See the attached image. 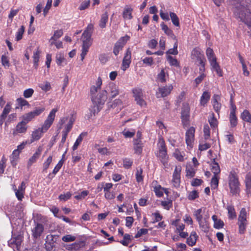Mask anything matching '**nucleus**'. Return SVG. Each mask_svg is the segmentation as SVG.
<instances>
[{
    "instance_id": "obj_32",
    "label": "nucleus",
    "mask_w": 251,
    "mask_h": 251,
    "mask_svg": "<svg viewBox=\"0 0 251 251\" xmlns=\"http://www.w3.org/2000/svg\"><path fill=\"white\" fill-rule=\"evenodd\" d=\"M87 135V132H82L77 138L73 146V150L74 151H75L76 150L78 147V146L80 144L81 142L83 140V138L84 136H86Z\"/></svg>"
},
{
    "instance_id": "obj_40",
    "label": "nucleus",
    "mask_w": 251,
    "mask_h": 251,
    "mask_svg": "<svg viewBox=\"0 0 251 251\" xmlns=\"http://www.w3.org/2000/svg\"><path fill=\"white\" fill-rule=\"evenodd\" d=\"M229 119L230 127L232 128L236 127L238 124V119L236 114H229Z\"/></svg>"
},
{
    "instance_id": "obj_6",
    "label": "nucleus",
    "mask_w": 251,
    "mask_h": 251,
    "mask_svg": "<svg viewBox=\"0 0 251 251\" xmlns=\"http://www.w3.org/2000/svg\"><path fill=\"white\" fill-rule=\"evenodd\" d=\"M180 118L184 127L187 126L190 124V107L188 103H183L181 107Z\"/></svg>"
},
{
    "instance_id": "obj_15",
    "label": "nucleus",
    "mask_w": 251,
    "mask_h": 251,
    "mask_svg": "<svg viewBox=\"0 0 251 251\" xmlns=\"http://www.w3.org/2000/svg\"><path fill=\"white\" fill-rule=\"evenodd\" d=\"M55 235L52 234L48 235L46 238L45 248L47 251H50L54 247L56 242Z\"/></svg>"
},
{
    "instance_id": "obj_36",
    "label": "nucleus",
    "mask_w": 251,
    "mask_h": 251,
    "mask_svg": "<svg viewBox=\"0 0 251 251\" xmlns=\"http://www.w3.org/2000/svg\"><path fill=\"white\" fill-rule=\"evenodd\" d=\"M241 118L243 121L251 124V114L249 110H244L241 114Z\"/></svg>"
},
{
    "instance_id": "obj_29",
    "label": "nucleus",
    "mask_w": 251,
    "mask_h": 251,
    "mask_svg": "<svg viewBox=\"0 0 251 251\" xmlns=\"http://www.w3.org/2000/svg\"><path fill=\"white\" fill-rule=\"evenodd\" d=\"M211 170L214 174V175L218 176L221 172V169L219 164L216 162L215 159L214 158L211 164Z\"/></svg>"
},
{
    "instance_id": "obj_63",
    "label": "nucleus",
    "mask_w": 251,
    "mask_h": 251,
    "mask_svg": "<svg viewBox=\"0 0 251 251\" xmlns=\"http://www.w3.org/2000/svg\"><path fill=\"white\" fill-rule=\"evenodd\" d=\"M133 161L129 158H125L123 160V166L126 169L130 168L132 165Z\"/></svg>"
},
{
    "instance_id": "obj_54",
    "label": "nucleus",
    "mask_w": 251,
    "mask_h": 251,
    "mask_svg": "<svg viewBox=\"0 0 251 251\" xmlns=\"http://www.w3.org/2000/svg\"><path fill=\"white\" fill-rule=\"evenodd\" d=\"M63 34L62 29L55 30L54 32L53 35L51 37L50 41H56L58 38L62 36Z\"/></svg>"
},
{
    "instance_id": "obj_19",
    "label": "nucleus",
    "mask_w": 251,
    "mask_h": 251,
    "mask_svg": "<svg viewBox=\"0 0 251 251\" xmlns=\"http://www.w3.org/2000/svg\"><path fill=\"white\" fill-rule=\"evenodd\" d=\"M153 187V191L154 192L155 196L157 198H161L163 196V187L160 184H158L156 180H154L152 182Z\"/></svg>"
},
{
    "instance_id": "obj_56",
    "label": "nucleus",
    "mask_w": 251,
    "mask_h": 251,
    "mask_svg": "<svg viewBox=\"0 0 251 251\" xmlns=\"http://www.w3.org/2000/svg\"><path fill=\"white\" fill-rule=\"evenodd\" d=\"M7 159L4 155H3L0 161V174H3L4 171V169L6 167V163Z\"/></svg>"
},
{
    "instance_id": "obj_13",
    "label": "nucleus",
    "mask_w": 251,
    "mask_h": 251,
    "mask_svg": "<svg viewBox=\"0 0 251 251\" xmlns=\"http://www.w3.org/2000/svg\"><path fill=\"white\" fill-rule=\"evenodd\" d=\"M23 237L21 235H17L15 237H13L8 241V246L12 248H15L17 250H19L23 241Z\"/></svg>"
},
{
    "instance_id": "obj_23",
    "label": "nucleus",
    "mask_w": 251,
    "mask_h": 251,
    "mask_svg": "<svg viewBox=\"0 0 251 251\" xmlns=\"http://www.w3.org/2000/svg\"><path fill=\"white\" fill-rule=\"evenodd\" d=\"M211 97L209 92L204 91L203 92L200 98V104L203 106H205L209 101Z\"/></svg>"
},
{
    "instance_id": "obj_24",
    "label": "nucleus",
    "mask_w": 251,
    "mask_h": 251,
    "mask_svg": "<svg viewBox=\"0 0 251 251\" xmlns=\"http://www.w3.org/2000/svg\"><path fill=\"white\" fill-rule=\"evenodd\" d=\"M64 160L61 159L59 161L57 165L55 166L54 169L52 171V173H50L48 175V177L50 179H52L54 176L59 172L60 169L61 168L63 164H64Z\"/></svg>"
},
{
    "instance_id": "obj_18",
    "label": "nucleus",
    "mask_w": 251,
    "mask_h": 251,
    "mask_svg": "<svg viewBox=\"0 0 251 251\" xmlns=\"http://www.w3.org/2000/svg\"><path fill=\"white\" fill-rule=\"evenodd\" d=\"M244 182L247 195H251V172H248L245 175Z\"/></svg>"
},
{
    "instance_id": "obj_31",
    "label": "nucleus",
    "mask_w": 251,
    "mask_h": 251,
    "mask_svg": "<svg viewBox=\"0 0 251 251\" xmlns=\"http://www.w3.org/2000/svg\"><path fill=\"white\" fill-rule=\"evenodd\" d=\"M156 155L163 164H165L167 162L168 159L167 151H159L158 152Z\"/></svg>"
},
{
    "instance_id": "obj_50",
    "label": "nucleus",
    "mask_w": 251,
    "mask_h": 251,
    "mask_svg": "<svg viewBox=\"0 0 251 251\" xmlns=\"http://www.w3.org/2000/svg\"><path fill=\"white\" fill-rule=\"evenodd\" d=\"M52 161V156L51 155L49 156L47 160L43 164V172H47L48 169L49 168L50 164Z\"/></svg>"
},
{
    "instance_id": "obj_5",
    "label": "nucleus",
    "mask_w": 251,
    "mask_h": 251,
    "mask_svg": "<svg viewBox=\"0 0 251 251\" xmlns=\"http://www.w3.org/2000/svg\"><path fill=\"white\" fill-rule=\"evenodd\" d=\"M248 213L246 209L243 207L241 209L238 215L237 224L238 226V233L240 234L245 233L248 224Z\"/></svg>"
},
{
    "instance_id": "obj_33",
    "label": "nucleus",
    "mask_w": 251,
    "mask_h": 251,
    "mask_svg": "<svg viewBox=\"0 0 251 251\" xmlns=\"http://www.w3.org/2000/svg\"><path fill=\"white\" fill-rule=\"evenodd\" d=\"M143 170L141 167L136 168L135 173V178L136 181L138 183L142 182L144 180V176L143 175Z\"/></svg>"
},
{
    "instance_id": "obj_28",
    "label": "nucleus",
    "mask_w": 251,
    "mask_h": 251,
    "mask_svg": "<svg viewBox=\"0 0 251 251\" xmlns=\"http://www.w3.org/2000/svg\"><path fill=\"white\" fill-rule=\"evenodd\" d=\"M212 219L214 222V227L215 228L220 229L224 227V222L221 219H218L217 215H213L212 216Z\"/></svg>"
},
{
    "instance_id": "obj_26",
    "label": "nucleus",
    "mask_w": 251,
    "mask_h": 251,
    "mask_svg": "<svg viewBox=\"0 0 251 251\" xmlns=\"http://www.w3.org/2000/svg\"><path fill=\"white\" fill-rule=\"evenodd\" d=\"M20 152L18 150H14L10 156V162L12 166L15 167L17 165V161L19 159Z\"/></svg>"
},
{
    "instance_id": "obj_14",
    "label": "nucleus",
    "mask_w": 251,
    "mask_h": 251,
    "mask_svg": "<svg viewBox=\"0 0 251 251\" xmlns=\"http://www.w3.org/2000/svg\"><path fill=\"white\" fill-rule=\"evenodd\" d=\"M43 151V147L39 146L37 148L36 151L32 156L30 157L27 161V167L29 168L33 163H35L41 155Z\"/></svg>"
},
{
    "instance_id": "obj_51",
    "label": "nucleus",
    "mask_w": 251,
    "mask_h": 251,
    "mask_svg": "<svg viewBox=\"0 0 251 251\" xmlns=\"http://www.w3.org/2000/svg\"><path fill=\"white\" fill-rule=\"evenodd\" d=\"M179 219H176L175 221H173L172 223V225L176 227L177 231L179 232L180 231H183L185 228V225L182 223H178L179 222Z\"/></svg>"
},
{
    "instance_id": "obj_49",
    "label": "nucleus",
    "mask_w": 251,
    "mask_h": 251,
    "mask_svg": "<svg viewBox=\"0 0 251 251\" xmlns=\"http://www.w3.org/2000/svg\"><path fill=\"white\" fill-rule=\"evenodd\" d=\"M25 27L24 25H22L20 28L18 30L16 34L15 40L19 41L23 38V35L25 32Z\"/></svg>"
},
{
    "instance_id": "obj_1",
    "label": "nucleus",
    "mask_w": 251,
    "mask_h": 251,
    "mask_svg": "<svg viewBox=\"0 0 251 251\" xmlns=\"http://www.w3.org/2000/svg\"><path fill=\"white\" fill-rule=\"evenodd\" d=\"M102 83L101 77H99L96 84L90 87V95L93 105L89 109L88 118L94 117L96 113L99 112L108 99L106 91L101 90Z\"/></svg>"
},
{
    "instance_id": "obj_25",
    "label": "nucleus",
    "mask_w": 251,
    "mask_h": 251,
    "mask_svg": "<svg viewBox=\"0 0 251 251\" xmlns=\"http://www.w3.org/2000/svg\"><path fill=\"white\" fill-rule=\"evenodd\" d=\"M199 226L201 230L204 232L207 233L209 230V224L205 218L198 222Z\"/></svg>"
},
{
    "instance_id": "obj_39",
    "label": "nucleus",
    "mask_w": 251,
    "mask_h": 251,
    "mask_svg": "<svg viewBox=\"0 0 251 251\" xmlns=\"http://www.w3.org/2000/svg\"><path fill=\"white\" fill-rule=\"evenodd\" d=\"M170 16L173 25L176 27H180L179 20L177 15L174 12H170Z\"/></svg>"
},
{
    "instance_id": "obj_61",
    "label": "nucleus",
    "mask_w": 251,
    "mask_h": 251,
    "mask_svg": "<svg viewBox=\"0 0 251 251\" xmlns=\"http://www.w3.org/2000/svg\"><path fill=\"white\" fill-rule=\"evenodd\" d=\"M72 196L70 192H67L66 193L61 194L59 196V199L61 201H66L69 200Z\"/></svg>"
},
{
    "instance_id": "obj_30",
    "label": "nucleus",
    "mask_w": 251,
    "mask_h": 251,
    "mask_svg": "<svg viewBox=\"0 0 251 251\" xmlns=\"http://www.w3.org/2000/svg\"><path fill=\"white\" fill-rule=\"evenodd\" d=\"M108 20V15L107 11L102 14L99 21V26L101 28H104L106 27V23Z\"/></svg>"
},
{
    "instance_id": "obj_34",
    "label": "nucleus",
    "mask_w": 251,
    "mask_h": 251,
    "mask_svg": "<svg viewBox=\"0 0 251 251\" xmlns=\"http://www.w3.org/2000/svg\"><path fill=\"white\" fill-rule=\"evenodd\" d=\"M16 102L17 106L16 107V109H18L19 108L22 109L24 106H27L29 107L30 106L29 102L23 98H18L16 100Z\"/></svg>"
},
{
    "instance_id": "obj_48",
    "label": "nucleus",
    "mask_w": 251,
    "mask_h": 251,
    "mask_svg": "<svg viewBox=\"0 0 251 251\" xmlns=\"http://www.w3.org/2000/svg\"><path fill=\"white\" fill-rule=\"evenodd\" d=\"M89 194L87 190H84L80 193H78L77 195H75L74 198L78 201L84 199Z\"/></svg>"
},
{
    "instance_id": "obj_57",
    "label": "nucleus",
    "mask_w": 251,
    "mask_h": 251,
    "mask_svg": "<svg viewBox=\"0 0 251 251\" xmlns=\"http://www.w3.org/2000/svg\"><path fill=\"white\" fill-rule=\"evenodd\" d=\"M12 103L11 102H8L2 111L1 114L7 117V114L10 112L11 110Z\"/></svg>"
},
{
    "instance_id": "obj_59",
    "label": "nucleus",
    "mask_w": 251,
    "mask_h": 251,
    "mask_svg": "<svg viewBox=\"0 0 251 251\" xmlns=\"http://www.w3.org/2000/svg\"><path fill=\"white\" fill-rule=\"evenodd\" d=\"M199 197V193L197 190H193L190 192L187 198L188 200L193 201Z\"/></svg>"
},
{
    "instance_id": "obj_47",
    "label": "nucleus",
    "mask_w": 251,
    "mask_h": 251,
    "mask_svg": "<svg viewBox=\"0 0 251 251\" xmlns=\"http://www.w3.org/2000/svg\"><path fill=\"white\" fill-rule=\"evenodd\" d=\"M167 61L169 62L170 66H173L178 67H179V62L176 58H174L171 55H168L167 57Z\"/></svg>"
},
{
    "instance_id": "obj_11",
    "label": "nucleus",
    "mask_w": 251,
    "mask_h": 251,
    "mask_svg": "<svg viewBox=\"0 0 251 251\" xmlns=\"http://www.w3.org/2000/svg\"><path fill=\"white\" fill-rule=\"evenodd\" d=\"M195 128L193 126L189 127L185 133V141L187 146L192 148L194 141Z\"/></svg>"
},
{
    "instance_id": "obj_20",
    "label": "nucleus",
    "mask_w": 251,
    "mask_h": 251,
    "mask_svg": "<svg viewBox=\"0 0 251 251\" xmlns=\"http://www.w3.org/2000/svg\"><path fill=\"white\" fill-rule=\"evenodd\" d=\"M173 89V86L172 84L159 88L158 92L161 95L160 97H165L168 96L171 93Z\"/></svg>"
},
{
    "instance_id": "obj_53",
    "label": "nucleus",
    "mask_w": 251,
    "mask_h": 251,
    "mask_svg": "<svg viewBox=\"0 0 251 251\" xmlns=\"http://www.w3.org/2000/svg\"><path fill=\"white\" fill-rule=\"evenodd\" d=\"M174 156L179 161L182 162L184 161V155L177 149L175 150L174 152Z\"/></svg>"
},
{
    "instance_id": "obj_3",
    "label": "nucleus",
    "mask_w": 251,
    "mask_h": 251,
    "mask_svg": "<svg viewBox=\"0 0 251 251\" xmlns=\"http://www.w3.org/2000/svg\"><path fill=\"white\" fill-rule=\"evenodd\" d=\"M191 58L195 61V63L200 66L199 71H205V66L206 60L201 49L196 47L191 51Z\"/></svg>"
},
{
    "instance_id": "obj_46",
    "label": "nucleus",
    "mask_w": 251,
    "mask_h": 251,
    "mask_svg": "<svg viewBox=\"0 0 251 251\" xmlns=\"http://www.w3.org/2000/svg\"><path fill=\"white\" fill-rule=\"evenodd\" d=\"M45 108L43 106L36 107L33 111H30V112L35 118L36 117L40 115L45 111Z\"/></svg>"
},
{
    "instance_id": "obj_22",
    "label": "nucleus",
    "mask_w": 251,
    "mask_h": 251,
    "mask_svg": "<svg viewBox=\"0 0 251 251\" xmlns=\"http://www.w3.org/2000/svg\"><path fill=\"white\" fill-rule=\"evenodd\" d=\"M199 238L198 235L195 231H192L187 238L186 243L190 247H193L196 245L197 241Z\"/></svg>"
},
{
    "instance_id": "obj_12",
    "label": "nucleus",
    "mask_w": 251,
    "mask_h": 251,
    "mask_svg": "<svg viewBox=\"0 0 251 251\" xmlns=\"http://www.w3.org/2000/svg\"><path fill=\"white\" fill-rule=\"evenodd\" d=\"M131 62V51L130 48H128L125 54V56L122 61L121 69L125 71L129 68Z\"/></svg>"
},
{
    "instance_id": "obj_10",
    "label": "nucleus",
    "mask_w": 251,
    "mask_h": 251,
    "mask_svg": "<svg viewBox=\"0 0 251 251\" xmlns=\"http://www.w3.org/2000/svg\"><path fill=\"white\" fill-rule=\"evenodd\" d=\"M44 225L40 223L34 221V227L31 230L32 237L35 239L39 238L44 232Z\"/></svg>"
},
{
    "instance_id": "obj_2",
    "label": "nucleus",
    "mask_w": 251,
    "mask_h": 251,
    "mask_svg": "<svg viewBox=\"0 0 251 251\" xmlns=\"http://www.w3.org/2000/svg\"><path fill=\"white\" fill-rule=\"evenodd\" d=\"M58 110V109L57 108L51 109L41 126L32 132L30 143L39 140L43 136V134L47 132L53 124L55 120L56 113Z\"/></svg>"
},
{
    "instance_id": "obj_43",
    "label": "nucleus",
    "mask_w": 251,
    "mask_h": 251,
    "mask_svg": "<svg viewBox=\"0 0 251 251\" xmlns=\"http://www.w3.org/2000/svg\"><path fill=\"white\" fill-rule=\"evenodd\" d=\"M208 122L212 128H216L218 126V122L215 117L214 113H212L211 117L208 119Z\"/></svg>"
},
{
    "instance_id": "obj_38",
    "label": "nucleus",
    "mask_w": 251,
    "mask_h": 251,
    "mask_svg": "<svg viewBox=\"0 0 251 251\" xmlns=\"http://www.w3.org/2000/svg\"><path fill=\"white\" fill-rule=\"evenodd\" d=\"M200 75L196 77L194 80V83H195V87H197L198 86L202 81V80L205 78L206 74L204 73L205 71H199Z\"/></svg>"
},
{
    "instance_id": "obj_21",
    "label": "nucleus",
    "mask_w": 251,
    "mask_h": 251,
    "mask_svg": "<svg viewBox=\"0 0 251 251\" xmlns=\"http://www.w3.org/2000/svg\"><path fill=\"white\" fill-rule=\"evenodd\" d=\"M160 26L162 30L167 35L170 37L172 39L176 40V37L175 35L173 30L169 28L167 25L165 24L164 22H162L160 24Z\"/></svg>"
},
{
    "instance_id": "obj_64",
    "label": "nucleus",
    "mask_w": 251,
    "mask_h": 251,
    "mask_svg": "<svg viewBox=\"0 0 251 251\" xmlns=\"http://www.w3.org/2000/svg\"><path fill=\"white\" fill-rule=\"evenodd\" d=\"M76 237L75 236H73L71 234H67L62 238V240L65 242H73L74 241Z\"/></svg>"
},
{
    "instance_id": "obj_37",
    "label": "nucleus",
    "mask_w": 251,
    "mask_h": 251,
    "mask_svg": "<svg viewBox=\"0 0 251 251\" xmlns=\"http://www.w3.org/2000/svg\"><path fill=\"white\" fill-rule=\"evenodd\" d=\"M228 217L230 220H233L236 218L237 215L234 207L233 206H227Z\"/></svg>"
},
{
    "instance_id": "obj_52",
    "label": "nucleus",
    "mask_w": 251,
    "mask_h": 251,
    "mask_svg": "<svg viewBox=\"0 0 251 251\" xmlns=\"http://www.w3.org/2000/svg\"><path fill=\"white\" fill-rule=\"evenodd\" d=\"M202 213V208L197 209L194 212V216H195L198 222L203 219Z\"/></svg>"
},
{
    "instance_id": "obj_27",
    "label": "nucleus",
    "mask_w": 251,
    "mask_h": 251,
    "mask_svg": "<svg viewBox=\"0 0 251 251\" xmlns=\"http://www.w3.org/2000/svg\"><path fill=\"white\" fill-rule=\"evenodd\" d=\"M132 8L129 7L127 5L126 6L123 13V17L124 19L125 20H131V19H132Z\"/></svg>"
},
{
    "instance_id": "obj_35",
    "label": "nucleus",
    "mask_w": 251,
    "mask_h": 251,
    "mask_svg": "<svg viewBox=\"0 0 251 251\" xmlns=\"http://www.w3.org/2000/svg\"><path fill=\"white\" fill-rule=\"evenodd\" d=\"M132 92L134 98L135 100L139 98L143 97V90L140 88H134L132 90Z\"/></svg>"
},
{
    "instance_id": "obj_60",
    "label": "nucleus",
    "mask_w": 251,
    "mask_h": 251,
    "mask_svg": "<svg viewBox=\"0 0 251 251\" xmlns=\"http://www.w3.org/2000/svg\"><path fill=\"white\" fill-rule=\"evenodd\" d=\"M40 51L37 49V50L34 52L33 58V62L34 65L36 66V67L38 66V63L39 61V57H40Z\"/></svg>"
},
{
    "instance_id": "obj_58",
    "label": "nucleus",
    "mask_w": 251,
    "mask_h": 251,
    "mask_svg": "<svg viewBox=\"0 0 251 251\" xmlns=\"http://www.w3.org/2000/svg\"><path fill=\"white\" fill-rule=\"evenodd\" d=\"M203 133L204 139L207 140L210 136V130L207 124L204 125L203 126Z\"/></svg>"
},
{
    "instance_id": "obj_16",
    "label": "nucleus",
    "mask_w": 251,
    "mask_h": 251,
    "mask_svg": "<svg viewBox=\"0 0 251 251\" xmlns=\"http://www.w3.org/2000/svg\"><path fill=\"white\" fill-rule=\"evenodd\" d=\"M221 100V96L218 94H214L212 97V106L215 111L219 115L222 107V104L219 102Z\"/></svg>"
},
{
    "instance_id": "obj_9",
    "label": "nucleus",
    "mask_w": 251,
    "mask_h": 251,
    "mask_svg": "<svg viewBox=\"0 0 251 251\" xmlns=\"http://www.w3.org/2000/svg\"><path fill=\"white\" fill-rule=\"evenodd\" d=\"M130 37L127 35L121 37L115 43L113 48V53L118 55L120 50H122L126 42L129 40Z\"/></svg>"
},
{
    "instance_id": "obj_62",
    "label": "nucleus",
    "mask_w": 251,
    "mask_h": 251,
    "mask_svg": "<svg viewBox=\"0 0 251 251\" xmlns=\"http://www.w3.org/2000/svg\"><path fill=\"white\" fill-rule=\"evenodd\" d=\"M34 92V90L32 88L27 89L24 91L23 96L25 98H29L32 96Z\"/></svg>"
},
{
    "instance_id": "obj_4",
    "label": "nucleus",
    "mask_w": 251,
    "mask_h": 251,
    "mask_svg": "<svg viewBox=\"0 0 251 251\" xmlns=\"http://www.w3.org/2000/svg\"><path fill=\"white\" fill-rule=\"evenodd\" d=\"M228 185L230 192L232 195L239 194L240 191V182L237 173L234 171H231L228 176Z\"/></svg>"
},
{
    "instance_id": "obj_17",
    "label": "nucleus",
    "mask_w": 251,
    "mask_h": 251,
    "mask_svg": "<svg viewBox=\"0 0 251 251\" xmlns=\"http://www.w3.org/2000/svg\"><path fill=\"white\" fill-rule=\"evenodd\" d=\"M27 125L22 121L19 122L13 131V134L16 135L19 133H25L27 130Z\"/></svg>"
},
{
    "instance_id": "obj_45",
    "label": "nucleus",
    "mask_w": 251,
    "mask_h": 251,
    "mask_svg": "<svg viewBox=\"0 0 251 251\" xmlns=\"http://www.w3.org/2000/svg\"><path fill=\"white\" fill-rule=\"evenodd\" d=\"M22 121L24 122V123H25L26 125L31 121L33 119H34L33 115L31 114V113L29 112L28 113H25L24 114L22 117Z\"/></svg>"
},
{
    "instance_id": "obj_7",
    "label": "nucleus",
    "mask_w": 251,
    "mask_h": 251,
    "mask_svg": "<svg viewBox=\"0 0 251 251\" xmlns=\"http://www.w3.org/2000/svg\"><path fill=\"white\" fill-rule=\"evenodd\" d=\"M182 167L180 165L176 166L173 173L171 183L173 187L179 188L181 183V173Z\"/></svg>"
},
{
    "instance_id": "obj_44",
    "label": "nucleus",
    "mask_w": 251,
    "mask_h": 251,
    "mask_svg": "<svg viewBox=\"0 0 251 251\" xmlns=\"http://www.w3.org/2000/svg\"><path fill=\"white\" fill-rule=\"evenodd\" d=\"M196 174V170L192 166H187L186 168V176L188 177H193Z\"/></svg>"
},
{
    "instance_id": "obj_42",
    "label": "nucleus",
    "mask_w": 251,
    "mask_h": 251,
    "mask_svg": "<svg viewBox=\"0 0 251 251\" xmlns=\"http://www.w3.org/2000/svg\"><path fill=\"white\" fill-rule=\"evenodd\" d=\"M160 204L164 209L169 210L173 206V201L171 199H168L167 201H161Z\"/></svg>"
},
{
    "instance_id": "obj_55",
    "label": "nucleus",
    "mask_w": 251,
    "mask_h": 251,
    "mask_svg": "<svg viewBox=\"0 0 251 251\" xmlns=\"http://www.w3.org/2000/svg\"><path fill=\"white\" fill-rule=\"evenodd\" d=\"M74 124V121L71 119L69 123L66 125L64 129L62 131V133H64L66 134H68L69 132L71 131V129L73 127V125Z\"/></svg>"
},
{
    "instance_id": "obj_41",
    "label": "nucleus",
    "mask_w": 251,
    "mask_h": 251,
    "mask_svg": "<svg viewBox=\"0 0 251 251\" xmlns=\"http://www.w3.org/2000/svg\"><path fill=\"white\" fill-rule=\"evenodd\" d=\"M206 54L207 57L209 62L217 59L213 49L210 48H208L206 50Z\"/></svg>"
},
{
    "instance_id": "obj_8",
    "label": "nucleus",
    "mask_w": 251,
    "mask_h": 251,
    "mask_svg": "<svg viewBox=\"0 0 251 251\" xmlns=\"http://www.w3.org/2000/svg\"><path fill=\"white\" fill-rule=\"evenodd\" d=\"M106 91L109 100H112L119 94L118 87L114 83L110 82L104 89Z\"/></svg>"
}]
</instances>
